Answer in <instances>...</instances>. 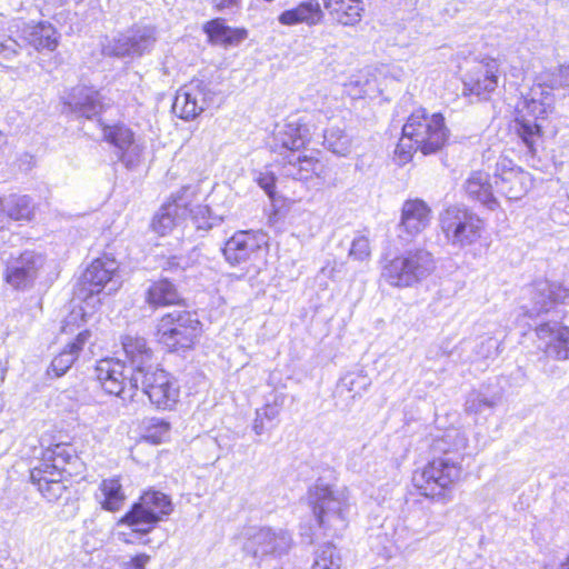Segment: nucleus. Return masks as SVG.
Masks as SVG:
<instances>
[{
	"mask_svg": "<svg viewBox=\"0 0 569 569\" xmlns=\"http://www.w3.org/2000/svg\"><path fill=\"white\" fill-rule=\"evenodd\" d=\"M311 131L308 123L301 119H290L277 124L270 141V149L283 158L289 153H298L310 142Z\"/></svg>",
	"mask_w": 569,
	"mask_h": 569,
	"instance_id": "dca6fc26",
	"label": "nucleus"
},
{
	"mask_svg": "<svg viewBox=\"0 0 569 569\" xmlns=\"http://www.w3.org/2000/svg\"><path fill=\"white\" fill-rule=\"evenodd\" d=\"M196 189V196L191 206H189L188 217L191 218L198 229H210L212 224L209 222L210 210L207 206L198 203V188Z\"/></svg>",
	"mask_w": 569,
	"mask_h": 569,
	"instance_id": "de8ad7c7",
	"label": "nucleus"
},
{
	"mask_svg": "<svg viewBox=\"0 0 569 569\" xmlns=\"http://www.w3.org/2000/svg\"><path fill=\"white\" fill-rule=\"evenodd\" d=\"M538 339L545 342L543 351L556 360H569V328L558 323H542L536 328Z\"/></svg>",
	"mask_w": 569,
	"mask_h": 569,
	"instance_id": "a878e982",
	"label": "nucleus"
},
{
	"mask_svg": "<svg viewBox=\"0 0 569 569\" xmlns=\"http://www.w3.org/2000/svg\"><path fill=\"white\" fill-rule=\"evenodd\" d=\"M485 345H487L488 348H492L495 347L496 345V341L491 338L487 339L486 342H482L481 346L483 347Z\"/></svg>",
	"mask_w": 569,
	"mask_h": 569,
	"instance_id": "6e6d98bb",
	"label": "nucleus"
},
{
	"mask_svg": "<svg viewBox=\"0 0 569 569\" xmlns=\"http://www.w3.org/2000/svg\"><path fill=\"white\" fill-rule=\"evenodd\" d=\"M439 226L447 242L458 249L479 241L486 228L485 221L463 206H450L441 211Z\"/></svg>",
	"mask_w": 569,
	"mask_h": 569,
	"instance_id": "0eeeda50",
	"label": "nucleus"
},
{
	"mask_svg": "<svg viewBox=\"0 0 569 569\" xmlns=\"http://www.w3.org/2000/svg\"><path fill=\"white\" fill-rule=\"evenodd\" d=\"M310 505L319 529L327 537H339L348 527L350 496L346 488L333 489L316 485L309 493Z\"/></svg>",
	"mask_w": 569,
	"mask_h": 569,
	"instance_id": "39448f33",
	"label": "nucleus"
},
{
	"mask_svg": "<svg viewBox=\"0 0 569 569\" xmlns=\"http://www.w3.org/2000/svg\"><path fill=\"white\" fill-rule=\"evenodd\" d=\"M532 307L529 317L548 312L556 303L569 305V289L560 283L539 280L529 289Z\"/></svg>",
	"mask_w": 569,
	"mask_h": 569,
	"instance_id": "393cba45",
	"label": "nucleus"
},
{
	"mask_svg": "<svg viewBox=\"0 0 569 569\" xmlns=\"http://www.w3.org/2000/svg\"><path fill=\"white\" fill-rule=\"evenodd\" d=\"M240 540L243 552L256 559L282 556L292 546V538L288 531L269 527H247L241 531Z\"/></svg>",
	"mask_w": 569,
	"mask_h": 569,
	"instance_id": "1a4fd4ad",
	"label": "nucleus"
},
{
	"mask_svg": "<svg viewBox=\"0 0 569 569\" xmlns=\"http://www.w3.org/2000/svg\"><path fill=\"white\" fill-rule=\"evenodd\" d=\"M146 301L152 307L176 305L180 301L177 288L167 279L152 282L146 292Z\"/></svg>",
	"mask_w": 569,
	"mask_h": 569,
	"instance_id": "473e14b6",
	"label": "nucleus"
},
{
	"mask_svg": "<svg viewBox=\"0 0 569 569\" xmlns=\"http://www.w3.org/2000/svg\"><path fill=\"white\" fill-rule=\"evenodd\" d=\"M322 3L332 20L341 26L353 27L361 21V0H322Z\"/></svg>",
	"mask_w": 569,
	"mask_h": 569,
	"instance_id": "c756f323",
	"label": "nucleus"
},
{
	"mask_svg": "<svg viewBox=\"0 0 569 569\" xmlns=\"http://www.w3.org/2000/svg\"><path fill=\"white\" fill-rule=\"evenodd\" d=\"M467 438L458 430H449L435 441V450L442 452L422 469L415 471L412 483L423 497L446 503L452 498L453 487L462 479V461Z\"/></svg>",
	"mask_w": 569,
	"mask_h": 569,
	"instance_id": "f257e3e1",
	"label": "nucleus"
},
{
	"mask_svg": "<svg viewBox=\"0 0 569 569\" xmlns=\"http://www.w3.org/2000/svg\"><path fill=\"white\" fill-rule=\"evenodd\" d=\"M157 41L156 28L136 26L104 46V53L116 57L141 56L152 49Z\"/></svg>",
	"mask_w": 569,
	"mask_h": 569,
	"instance_id": "f3484780",
	"label": "nucleus"
},
{
	"mask_svg": "<svg viewBox=\"0 0 569 569\" xmlns=\"http://www.w3.org/2000/svg\"><path fill=\"white\" fill-rule=\"evenodd\" d=\"M436 270L433 254L426 248H412L386 259L381 266L380 279L396 289L413 288Z\"/></svg>",
	"mask_w": 569,
	"mask_h": 569,
	"instance_id": "20e7f679",
	"label": "nucleus"
},
{
	"mask_svg": "<svg viewBox=\"0 0 569 569\" xmlns=\"http://www.w3.org/2000/svg\"><path fill=\"white\" fill-rule=\"evenodd\" d=\"M20 44L13 39H7L0 43V52H4L7 56L16 54Z\"/></svg>",
	"mask_w": 569,
	"mask_h": 569,
	"instance_id": "603ef678",
	"label": "nucleus"
},
{
	"mask_svg": "<svg viewBox=\"0 0 569 569\" xmlns=\"http://www.w3.org/2000/svg\"><path fill=\"white\" fill-rule=\"evenodd\" d=\"M323 144L338 156H347L351 149V140L339 127L328 128L323 133Z\"/></svg>",
	"mask_w": 569,
	"mask_h": 569,
	"instance_id": "a19ab883",
	"label": "nucleus"
},
{
	"mask_svg": "<svg viewBox=\"0 0 569 569\" xmlns=\"http://www.w3.org/2000/svg\"><path fill=\"white\" fill-rule=\"evenodd\" d=\"M86 312L82 307L74 308L63 320L62 331L66 333H72L74 328H79L82 322L86 321Z\"/></svg>",
	"mask_w": 569,
	"mask_h": 569,
	"instance_id": "8fccbe9b",
	"label": "nucleus"
},
{
	"mask_svg": "<svg viewBox=\"0 0 569 569\" xmlns=\"http://www.w3.org/2000/svg\"><path fill=\"white\" fill-rule=\"evenodd\" d=\"M44 263L46 258L41 253L26 250L6 262L3 280L16 291H29L34 287Z\"/></svg>",
	"mask_w": 569,
	"mask_h": 569,
	"instance_id": "f8f14e48",
	"label": "nucleus"
},
{
	"mask_svg": "<svg viewBox=\"0 0 569 569\" xmlns=\"http://www.w3.org/2000/svg\"><path fill=\"white\" fill-rule=\"evenodd\" d=\"M212 3L218 10H221L238 6L240 0H212Z\"/></svg>",
	"mask_w": 569,
	"mask_h": 569,
	"instance_id": "5fc2aeb1",
	"label": "nucleus"
},
{
	"mask_svg": "<svg viewBox=\"0 0 569 569\" xmlns=\"http://www.w3.org/2000/svg\"><path fill=\"white\" fill-rule=\"evenodd\" d=\"M196 196L193 186H186L173 193L170 200L161 206L152 220L153 230L166 236L174 227L182 223L188 218L189 206L192 204Z\"/></svg>",
	"mask_w": 569,
	"mask_h": 569,
	"instance_id": "2eb2a0df",
	"label": "nucleus"
},
{
	"mask_svg": "<svg viewBox=\"0 0 569 569\" xmlns=\"http://www.w3.org/2000/svg\"><path fill=\"white\" fill-rule=\"evenodd\" d=\"M29 42L37 50H54L58 46V37H56V30L51 24L40 23L30 33Z\"/></svg>",
	"mask_w": 569,
	"mask_h": 569,
	"instance_id": "79ce46f5",
	"label": "nucleus"
},
{
	"mask_svg": "<svg viewBox=\"0 0 569 569\" xmlns=\"http://www.w3.org/2000/svg\"><path fill=\"white\" fill-rule=\"evenodd\" d=\"M280 409L281 403H278L277 401L257 409L252 426L254 433L258 436L262 435L267 430L266 421L271 422L276 420L280 413Z\"/></svg>",
	"mask_w": 569,
	"mask_h": 569,
	"instance_id": "37998d69",
	"label": "nucleus"
},
{
	"mask_svg": "<svg viewBox=\"0 0 569 569\" xmlns=\"http://www.w3.org/2000/svg\"><path fill=\"white\" fill-rule=\"evenodd\" d=\"M139 387L157 408L172 409L179 400L180 386L177 379L157 367L140 376Z\"/></svg>",
	"mask_w": 569,
	"mask_h": 569,
	"instance_id": "ddd939ff",
	"label": "nucleus"
},
{
	"mask_svg": "<svg viewBox=\"0 0 569 569\" xmlns=\"http://www.w3.org/2000/svg\"><path fill=\"white\" fill-rule=\"evenodd\" d=\"M104 139L118 150L119 160L127 168L137 167L142 158L143 147L132 130L123 124L103 127Z\"/></svg>",
	"mask_w": 569,
	"mask_h": 569,
	"instance_id": "5701e85b",
	"label": "nucleus"
},
{
	"mask_svg": "<svg viewBox=\"0 0 569 569\" xmlns=\"http://www.w3.org/2000/svg\"><path fill=\"white\" fill-rule=\"evenodd\" d=\"M64 104L71 112L87 119H92L104 108L101 93L84 86L74 87L67 96Z\"/></svg>",
	"mask_w": 569,
	"mask_h": 569,
	"instance_id": "bb28decb",
	"label": "nucleus"
},
{
	"mask_svg": "<svg viewBox=\"0 0 569 569\" xmlns=\"http://www.w3.org/2000/svg\"><path fill=\"white\" fill-rule=\"evenodd\" d=\"M150 557L146 553H140L133 557L129 563L131 569H144L146 565L149 562Z\"/></svg>",
	"mask_w": 569,
	"mask_h": 569,
	"instance_id": "864d4df0",
	"label": "nucleus"
},
{
	"mask_svg": "<svg viewBox=\"0 0 569 569\" xmlns=\"http://www.w3.org/2000/svg\"><path fill=\"white\" fill-rule=\"evenodd\" d=\"M94 372L104 392L124 401L133 399L140 377L130 371L123 361L114 358L101 359L97 362Z\"/></svg>",
	"mask_w": 569,
	"mask_h": 569,
	"instance_id": "9d476101",
	"label": "nucleus"
},
{
	"mask_svg": "<svg viewBox=\"0 0 569 569\" xmlns=\"http://www.w3.org/2000/svg\"><path fill=\"white\" fill-rule=\"evenodd\" d=\"M256 181L270 198H273L276 189V176L272 172H260L257 176Z\"/></svg>",
	"mask_w": 569,
	"mask_h": 569,
	"instance_id": "3c124183",
	"label": "nucleus"
},
{
	"mask_svg": "<svg viewBox=\"0 0 569 569\" xmlns=\"http://www.w3.org/2000/svg\"><path fill=\"white\" fill-rule=\"evenodd\" d=\"M204 32L214 43L237 44L247 38V31L243 29H233L226 26L223 20L214 19L206 23Z\"/></svg>",
	"mask_w": 569,
	"mask_h": 569,
	"instance_id": "72a5a7b5",
	"label": "nucleus"
},
{
	"mask_svg": "<svg viewBox=\"0 0 569 569\" xmlns=\"http://www.w3.org/2000/svg\"><path fill=\"white\" fill-rule=\"evenodd\" d=\"M500 401L498 393L489 395L486 391L472 390L468 393L465 402V409L468 413H482L486 410H491Z\"/></svg>",
	"mask_w": 569,
	"mask_h": 569,
	"instance_id": "4c0bfd02",
	"label": "nucleus"
},
{
	"mask_svg": "<svg viewBox=\"0 0 569 569\" xmlns=\"http://www.w3.org/2000/svg\"><path fill=\"white\" fill-rule=\"evenodd\" d=\"M498 83L499 63L492 58H486L476 62L463 78L465 91L479 97L493 92Z\"/></svg>",
	"mask_w": 569,
	"mask_h": 569,
	"instance_id": "b1692460",
	"label": "nucleus"
},
{
	"mask_svg": "<svg viewBox=\"0 0 569 569\" xmlns=\"http://www.w3.org/2000/svg\"><path fill=\"white\" fill-rule=\"evenodd\" d=\"M266 2H273L274 0H264Z\"/></svg>",
	"mask_w": 569,
	"mask_h": 569,
	"instance_id": "bf43d9fd",
	"label": "nucleus"
},
{
	"mask_svg": "<svg viewBox=\"0 0 569 569\" xmlns=\"http://www.w3.org/2000/svg\"><path fill=\"white\" fill-rule=\"evenodd\" d=\"M430 221V207L421 199H408L401 207L398 237L405 242H411L429 227Z\"/></svg>",
	"mask_w": 569,
	"mask_h": 569,
	"instance_id": "6ab92c4d",
	"label": "nucleus"
},
{
	"mask_svg": "<svg viewBox=\"0 0 569 569\" xmlns=\"http://www.w3.org/2000/svg\"><path fill=\"white\" fill-rule=\"evenodd\" d=\"M118 262L110 257L98 258L86 269L79 283V296L87 302L112 281Z\"/></svg>",
	"mask_w": 569,
	"mask_h": 569,
	"instance_id": "aec40b11",
	"label": "nucleus"
},
{
	"mask_svg": "<svg viewBox=\"0 0 569 569\" xmlns=\"http://www.w3.org/2000/svg\"><path fill=\"white\" fill-rule=\"evenodd\" d=\"M284 176L299 181H310L312 179L325 181L328 174L327 164L317 158L313 152L310 154L300 151L289 153V157L280 160Z\"/></svg>",
	"mask_w": 569,
	"mask_h": 569,
	"instance_id": "4be33fe9",
	"label": "nucleus"
},
{
	"mask_svg": "<svg viewBox=\"0 0 569 569\" xmlns=\"http://www.w3.org/2000/svg\"><path fill=\"white\" fill-rule=\"evenodd\" d=\"M213 101V94L202 82L192 81L181 88L174 98L173 111L182 119H194Z\"/></svg>",
	"mask_w": 569,
	"mask_h": 569,
	"instance_id": "412c9836",
	"label": "nucleus"
},
{
	"mask_svg": "<svg viewBox=\"0 0 569 569\" xmlns=\"http://www.w3.org/2000/svg\"><path fill=\"white\" fill-rule=\"evenodd\" d=\"M555 102V94L541 81H536L516 103V132L532 157L543 147L542 122L553 112Z\"/></svg>",
	"mask_w": 569,
	"mask_h": 569,
	"instance_id": "7ed1b4c3",
	"label": "nucleus"
},
{
	"mask_svg": "<svg viewBox=\"0 0 569 569\" xmlns=\"http://www.w3.org/2000/svg\"><path fill=\"white\" fill-rule=\"evenodd\" d=\"M370 254L371 250L369 239L362 234L357 236L351 242L349 257L358 261H366L370 258Z\"/></svg>",
	"mask_w": 569,
	"mask_h": 569,
	"instance_id": "09e8293b",
	"label": "nucleus"
},
{
	"mask_svg": "<svg viewBox=\"0 0 569 569\" xmlns=\"http://www.w3.org/2000/svg\"><path fill=\"white\" fill-rule=\"evenodd\" d=\"M268 244V236L261 230L238 231L229 238L222 249L226 261L241 266L260 257Z\"/></svg>",
	"mask_w": 569,
	"mask_h": 569,
	"instance_id": "4468645a",
	"label": "nucleus"
},
{
	"mask_svg": "<svg viewBox=\"0 0 569 569\" xmlns=\"http://www.w3.org/2000/svg\"><path fill=\"white\" fill-rule=\"evenodd\" d=\"M99 491L100 503L104 510L117 511L126 501V495L118 478L102 480Z\"/></svg>",
	"mask_w": 569,
	"mask_h": 569,
	"instance_id": "f704fd0d",
	"label": "nucleus"
},
{
	"mask_svg": "<svg viewBox=\"0 0 569 569\" xmlns=\"http://www.w3.org/2000/svg\"><path fill=\"white\" fill-rule=\"evenodd\" d=\"M201 331L202 326L197 315L181 310L162 316L157 327L159 342L171 351L191 348Z\"/></svg>",
	"mask_w": 569,
	"mask_h": 569,
	"instance_id": "6e6552de",
	"label": "nucleus"
},
{
	"mask_svg": "<svg viewBox=\"0 0 569 569\" xmlns=\"http://www.w3.org/2000/svg\"><path fill=\"white\" fill-rule=\"evenodd\" d=\"M468 196L493 210L497 206V199L493 194V186L490 182L488 173L482 171L473 172L465 184Z\"/></svg>",
	"mask_w": 569,
	"mask_h": 569,
	"instance_id": "7c9ffc66",
	"label": "nucleus"
},
{
	"mask_svg": "<svg viewBox=\"0 0 569 569\" xmlns=\"http://www.w3.org/2000/svg\"><path fill=\"white\" fill-rule=\"evenodd\" d=\"M427 519L422 512L408 517L403 527L396 529L397 541L420 540L427 530Z\"/></svg>",
	"mask_w": 569,
	"mask_h": 569,
	"instance_id": "e433bc0d",
	"label": "nucleus"
},
{
	"mask_svg": "<svg viewBox=\"0 0 569 569\" xmlns=\"http://www.w3.org/2000/svg\"><path fill=\"white\" fill-rule=\"evenodd\" d=\"M170 423L161 418H150L146 422V438L153 443H160L169 438Z\"/></svg>",
	"mask_w": 569,
	"mask_h": 569,
	"instance_id": "a18cd8bd",
	"label": "nucleus"
},
{
	"mask_svg": "<svg viewBox=\"0 0 569 569\" xmlns=\"http://www.w3.org/2000/svg\"><path fill=\"white\" fill-rule=\"evenodd\" d=\"M131 528L130 531H120L118 532V539L127 545H147L150 542L149 539L146 538L148 533H150L153 528H146L142 525H127Z\"/></svg>",
	"mask_w": 569,
	"mask_h": 569,
	"instance_id": "49530a36",
	"label": "nucleus"
},
{
	"mask_svg": "<svg viewBox=\"0 0 569 569\" xmlns=\"http://www.w3.org/2000/svg\"><path fill=\"white\" fill-rule=\"evenodd\" d=\"M536 81H541L549 91L562 89L569 94V63L541 71L536 77Z\"/></svg>",
	"mask_w": 569,
	"mask_h": 569,
	"instance_id": "c9c22d12",
	"label": "nucleus"
},
{
	"mask_svg": "<svg viewBox=\"0 0 569 569\" xmlns=\"http://www.w3.org/2000/svg\"><path fill=\"white\" fill-rule=\"evenodd\" d=\"M323 18L322 9L317 0H306L297 7L284 10L278 17L279 23L282 26H296L305 23L307 26H316Z\"/></svg>",
	"mask_w": 569,
	"mask_h": 569,
	"instance_id": "c85d7f7f",
	"label": "nucleus"
},
{
	"mask_svg": "<svg viewBox=\"0 0 569 569\" xmlns=\"http://www.w3.org/2000/svg\"><path fill=\"white\" fill-rule=\"evenodd\" d=\"M173 511L171 499L163 492L146 491L131 509L120 519L121 525H142L154 528L156 525Z\"/></svg>",
	"mask_w": 569,
	"mask_h": 569,
	"instance_id": "9b49d317",
	"label": "nucleus"
},
{
	"mask_svg": "<svg viewBox=\"0 0 569 569\" xmlns=\"http://www.w3.org/2000/svg\"><path fill=\"white\" fill-rule=\"evenodd\" d=\"M340 556L335 546L327 543L318 551L311 569H339Z\"/></svg>",
	"mask_w": 569,
	"mask_h": 569,
	"instance_id": "c03bdc74",
	"label": "nucleus"
},
{
	"mask_svg": "<svg viewBox=\"0 0 569 569\" xmlns=\"http://www.w3.org/2000/svg\"><path fill=\"white\" fill-rule=\"evenodd\" d=\"M560 569H569V555L566 557V559L561 562Z\"/></svg>",
	"mask_w": 569,
	"mask_h": 569,
	"instance_id": "4d7b16f0",
	"label": "nucleus"
},
{
	"mask_svg": "<svg viewBox=\"0 0 569 569\" xmlns=\"http://www.w3.org/2000/svg\"><path fill=\"white\" fill-rule=\"evenodd\" d=\"M371 385L370 377L361 369L345 375L338 385L341 392L347 391L351 398L362 396Z\"/></svg>",
	"mask_w": 569,
	"mask_h": 569,
	"instance_id": "58836bf2",
	"label": "nucleus"
},
{
	"mask_svg": "<svg viewBox=\"0 0 569 569\" xmlns=\"http://www.w3.org/2000/svg\"><path fill=\"white\" fill-rule=\"evenodd\" d=\"M91 332L89 330L80 331L74 341L67 345V347L53 358L51 362V369L57 377H61L72 366L74 360L78 358L79 352L83 346L89 342Z\"/></svg>",
	"mask_w": 569,
	"mask_h": 569,
	"instance_id": "2f4dec72",
	"label": "nucleus"
},
{
	"mask_svg": "<svg viewBox=\"0 0 569 569\" xmlns=\"http://www.w3.org/2000/svg\"><path fill=\"white\" fill-rule=\"evenodd\" d=\"M77 460L71 447L58 443L43 452L39 466L32 468L30 479L48 501L58 500L67 489L66 477L72 473L68 466Z\"/></svg>",
	"mask_w": 569,
	"mask_h": 569,
	"instance_id": "423d86ee",
	"label": "nucleus"
},
{
	"mask_svg": "<svg viewBox=\"0 0 569 569\" xmlns=\"http://www.w3.org/2000/svg\"><path fill=\"white\" fill-rule=\"evenodd\" d=\"M449 138L441 113L429 114L425 109L412 112L402 127V136L395 149L393 160L403 166L413 152L419 150L425 156L438 152Z\"/></svg>",
	"mask_w": 569,
	"mask_h": 569,
	"instance_id": "f03ea898",
	"label": "nucleus"
},
{
	"mask_svg": "<svg viewBox=\"0 0 569 569\" xmlns=\"http://www.w3.org/2000/svg\"><path fill=\"white\" fill-rule=\"evenodd\" d=\"M7 142V139H6V136L4 133L0 130V148L6 144Z\"/></svg>",
	"mask_w": 569,
	"mask_h": 569,
	"instance_id": "13d9d810",
	"label": "nucleus"
},
{
	"mask_svg": "<svg viewBox=\"0 0 569 569\" xmlns=\"http://www.w3.org/2000/svg\"><path fill=\"white\" fill-rule=\"evenodd\" d=\"M532 186L530 173L512 163L507 158L497 162L495 189L508 200H519L527 194Z\"/></svg>",
	"mask_w": 569,
	"mask_h": 569,
	"instance_id": "a211bd4d",
	"label": "nucleus"
},
{
	"mask_svg": "<svg viewBox=\"0 0 569 569\" xmlns=\"http://www.w3.org/2000/svg\"><path fill=\"white\" fill-rule=\"evenodd\" d=\"M34 204L29 196L12 197L7 206L4 213L9 217V224L11 220H30L33 216Z\"/></svg>",
	"mask_w": 569,
	"mask_h": 569,
	"instance_id": "ea45409f",
	"label": "nucleus"
},
{
	"mask_svg": "<svg viewBox=\"0 0 569 569\" xmlns=\"http://www.w3.org/2000/svg\"><path fill=\"white\" fill-rule=\"evenodd\" d=\"M122 348L126 358L130 362V371L138 377L149 369H152V350L148 347L147 340L139 336L126 335L122 338Z\"/></svg>",
	"mask_w": 569,
	"mask_h": 569,
	"instance_id": "cd10ccee",
	"label": "nucleus"
}]
</instances>
